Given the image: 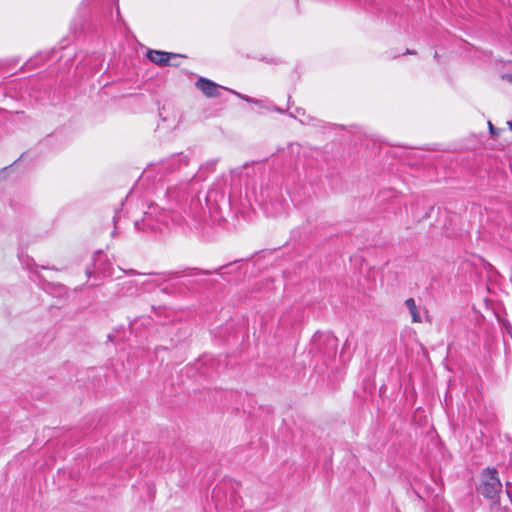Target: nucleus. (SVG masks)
Wrapping results in <instances>:
<instances>
[{
    "label": "nucleus",
    "mask_w": 512,
    "mask_h": 512,
    "mask_svg": "<svg viewBox=\"0 0 512 512\" xmlns=\"http://www.w3.org/2000/svg\"><path fill=\"white\" fill-rule=\"evenodd\" d=\"M502 490V484L494 468H487L481 474L478 492L485 498L497 502L498 494Z\"/></svg>",
    "instance_id": "1"
},
{
    "label": "nucleus",
    "mask_w": 512,
    "mask_h": 512,
    "mask_svg": "<svg viewBox=\"0 0 512 512\" xmlns=\"http://www.w3.org/2000/svg\"><path fill=\"white\" fill-rule=\"evenodd\" d=\"M180 55L160 50H148L147 58L154 64L165 66L168 65L172 58L179 57Z\"/></svg>",
    "instance_id": "2"
},
{
    "label": "nucleus",
    "mask_w": 512,
    "mask_h": 512,
    "mask_svg": "<svg viewBox=\"0 0 512 512\" xmlns=\"http://www.w3.org/2000/svg\"><path fill=\"white\" fill-rule=\"evenodd\" d=\"M195 86L206 96L209 98L217 97L219 96V85H217L215 82L206 79L204 77H200L197 82L195 83Z\"/></svg>",
    "instance_id": "3"
},
{
    "label": "nucleus",
    "mask_w": 512,
    "mask_h": 512,
    "mask_svg": "<svg viewBox=\"0 0 512 512\" xmlns=\"http://www.w3.org/2000/svg\"><path fill=\"white\" fill-rule=\"evenodd\" d=\"M405 305L406 307L408 308L410 314H411V317H412V322L414 323H420L421 322V316H420V313L417 309V306H416V303H415V300L413 298H409L405 301Z\"/></svg>",
    "instance_id": "4"
},
{
    "label": "nucleus",
    "mask_w": 512,
    "mask_h": 512,
    "mask_svg": "<svg viewBox=\"0 0 512 512\" xmlns=\"http://www.w3.org/2000/svg\"><path fill=\"white\" fill-rule=\"evenodd\" d=\"M232 93H234L235 95H237L238 97H240L241 99L247 101V102H251V103H255V104H259L260 101L259 100H256V99H252L246 95H242L240 93H237V92H234V91H231Z\"/></svg>",
    "instance_id": "5"
},
{
    "label": "nucleus",
    "mask_w": 512,
    "mask_h": 512,
    "mask_svg": "<svg viewBox=\"0 0 512 512\" xmlns=\"http://www.w3.org/2000/svg\"><path fill=\"white\" fill-rule=\"evenodd\" d=\"M488 124H489L490 133L493 135H497L496 130H495L494 126L492 125V123L489 122Z\"/></svg>",
    "instance_id": "6"
},
{
    "label": "nucleus",
    "mask_w": 512,
    "mask_h": 512,
    "mask_svg": "<svg viewBox=\"0 0 512 512\" xmlns=\"http://www.w3.org/2000/svg\"><path fill=\"white\" fill-rule=\"evenodd\" d=\"M296 112H297L298 115L305 116V112L303 110H301V109H297Z\"/></svg>",
    "instance_id": "7"
},
{
    "label": "nucleus",
    "mask_w": 512,
    "mask_h": 512,
    "mask_svg": "<svg viewBox=\"0 0 512 512\" xmlns=\"http://www.w3.org/2000/svg\"><path fill=\"white\" fill-rule=\"evenodd\" d=\"M507 124L510 127V129L512 130V121H508Z\"/></svg>",
    "instance_id": "8"
},
{
    "label": "nucleus",
    "mask_w": 512,
    "mask_h": 512,
    "mask_svg": "<svg viewBox=\"0 0 512 512\" xmlns=\"http://www.w3.org/2000/svg\"><path fill=\"white\" fill-rule=\"evenodd\" d=\"M300 122H302V123H308V121H306L305 119H300Z\"/></svg>",
    "instance_id": "9"
}]
</instances>
